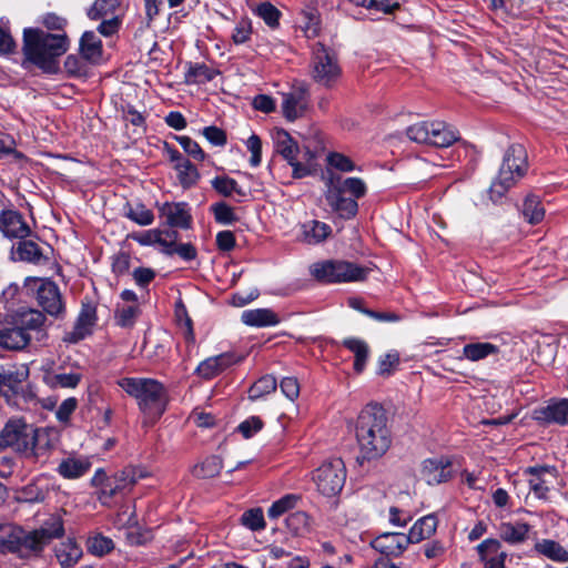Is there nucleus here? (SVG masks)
<instances>
[{
	"instance_id": "obj_9",
	"label": "nucleus",
	"mask_w": 568,
	"mask_h": 568,
	"mask_svg": "<svg viewBox=\"0 0 568 568\" xmlns=\"http://www.w3.org/2000/svg\"><path fill=\"white\" fill-rule=\"evenodd\" d=\"M310 70L312 80L326 89L334 88L342 77L336 53L321 42L313 47Z\"/></svg>"
},
{
	"instance_id": "obj_35",
	"label": "nucleus",
	"mask_w": 568,
	"mask_h": 568,
	"mask_svg": "<svg viewBox=\"0 0 568 568\" xmlns=\"http://www.w3.org/2000/svg\"><path fill=\"white\" fill-rule=\"evenodd\" d=\"M343 345L355 355L354 369L362 373L365 368L369 347L367 343L359 338L349 337L343 341Z\"/></svg>"
},
{
	"instance_id": "obj_13",
	"label": "nucleus",
	"mask_w": 568,
	"mask_h": 568,
	"mask_svg": "<svg viewBox=\"0 0 568 568\" xmlns=\"http://www.w3.org/2000/svg\"><path fill=\"white\" fill-rule=\"evenodd\" d=\"M37 284V301L42 310L53 317L64 314L65 307L58 285L48 278L34 280Z\"/></svg>"
},
{
	"instance_id": "obj_44",
	"label": "nucleus",
	"mask_w": 568,
	"mask_h": 568,
	"mask_svg": "<svg viewBox=\"0 0 568 568\" xmlns=\"http://www.w3.org/2000/svg\"><path fill=\"white\" fill-rule=\"evenodd\" d=\"M523 214L531 224H537L544 219L545 210L538 196L530 195L526 197L523 204Z\"/></svg>"
},
{
	"instance_id": "obj_43",
	"label": "nucleus",
	"mask_w": 568,
	"mask_h": 568,
	"mask_svg": "<svg viewBox=\"0 0 568 568\" xmlns=\"http://www.w3.org/2000/svg\"><path fill=\"white\" fill-rule=\"evenodd\" d=\"M28 374L24 371L14 368L0 371V389H8L17 392L22 382L27 378Z\"/></svg>"
},
{
	"instance_id": "obj_11",
	"label": "nucleus",
	"mask_w": 568,
	"mask_h": 568,
	"mask_svg": "<svg viewBox=\"0 0 568 568\" xmlns=\"http://www.w3.org/2000/svg\"><path fill=\"white\" fill-rule=\"evenodd\" d=\"M313 479L317 489L324 496L337 495L346 479V468L341 458H333L323 463L314 473Z\"/></svg>"
},
{
	"instance_id": "obj_59",
	"label": "nucleus",
	"mask_w": 568,
	"mask_h": 568,
	"mask_svg": "<svg viewBox=\"0 0 568 568\" xmlns=\"http://www.w3.org/2000/svg\"><path fill=\"white\" fill-rule=\"evenodd\" d=\"M247 150L251 152L250 164L257 166L262 160V141L256 134H252L245 142Z\"/></svg>"
},
{
	"instance_id": "obj_15",
	"label": "nucleus",
	"mask_w": 568,
	"mask_h": 568,
	"mask_svg": "<svg viewBox=\"0 0 568 568\" xmlns=\"http://www.w3.org/2000/svg\"><path fill=\"white\" fill-rule=\"evenodd\" d=\"M530 491L539 499H547L550 487L557 480V470L550 466L528 467L524 470Z\"/></svg>"
},
{
	"instance_id": "obj_47",
	"label": "nucleus",
	"mask_w": 568,
	"mask_h": 568,
	"mask_svg": "<svg viewBox=\"0 0 568 568\" xmlns=\"http://www.w3.org/2000/svg\"><path fill=\"white\" fill-rule=\"evenodd\" d=\"M298 500L300 497L297 495H285L284 497L280 498L278 500L272 504V506L267 510L268 517L272 519L278 518L284 513L293 509Z\"/></svg>"
},
{
	"instance_id": "obj_60",
	"label": "nucleus",
	"mask_w": 568,
	"mask_h": 568,
	"mask_svg": "<svg viewBox=\"0 0 568 568\" xmlns=\"http://www.w3.org/2000/svg\"><path fill=\"white\" fill-rule=\"evenodd\" d=\"M263 427V422L257 416H252L244 422H242L237 429L243 435L244 438H251L257 432H260Z\"/></svg>"
},
{
	"instance_id": "obj_46",
	"label": "nucleus",
	"mask_w": 568,
	"mask_h": 568,
	"mask_svg": "<svg viewBox=\"0 0 568 568\" xmlns=\"http://www.w3.org/2000/svg\"><path fill=\"white\" fill-rule=\"evenodd\" d=\"M276 389V379L272 375H265L261 377L254 385L250 388L248 397L251 399H258L264 395L271 394Z\"/></svg>"
},
{
	"instance_id": "obj_6",
	"label": "nucleus",
	"mask_w": 568,
	"mask_h": 568,
	"mask_svg": "<svg viewBox=\"0 0 568 568\" xmlns=\"http://www.w3.org/2000/svg\"><path fill=\"white\" fill-rule=\"evenodd\" d=\"M118 385L138 400L139 407L160 416L165 409V392L161 383L152 378L123 377Z\"/></svg>"
},
{
	"instance_id": "obj_57",
	"label": "nucleus",
	"mask_w": 568,
	"mask_h": 568,
	"mask_svg": "<svg viewBox=\"0 0 568 568\" xmlns=\"http://www.w3.org/2000/svg\"><path fill=\"white\" fill-rule=\"evenodd\" d=\"M328 164L341 171V172H352L355 170L354 162L346 155L337 152H332L327 155Z\"/></svg>"
},
{
	"instance_id": "obj_17",
	"label": "nucleus",
	"mask_w": 568,
	"mask_h": 568,
	"mask_svg": "<svg viewBox=\"0 0 568 568\" xmlns=\"http://www.w3.org/2000/svg\"><path fill=\"white\" fill-rule=\"evenodd\" d=\"M409 544L407 535L403 532H383L371 542L376 551L386 557H399Z\"/></svg>"
},
{
	"instance_id": "obj_7",
	"label": "nucleus",
	"mask_w": 568,
	"mask_h": 568,
	"mask_svg": "<svg viewBox=\"0 0 568 568\" xmlns=\"http://www.w3.org/2000/svg\"><path fill=\"white\" fill-rule=\"evenodd\" d=\"M527 171V153L523 145H510L499 169L498 175L491 183L489 193L493 200L500 199L513 187Z\"/></svg>"
},
{
	"instance_id": "obj_40",
	"label": "nucleus",
	"mask_w": 568,
	"mask_h": 568,
	"mask_svg": "<svg viewBox=\"0 0 568 568\" xmlns=\"http://www.w3.org/2000/svg\"><path fill=\"white\" fill-rule=\"evenodd\" d=\"M119 6V0H95L87 14L91 20L106 19L113 17Z\"/></svg>"
},
{
	"instance_id": "obj_10",
	"label": "nucleus",
	"mask_w": 568,
	"mask_h": 568,
	"mask_svg": "<svg viewBox=\"0 0 568 568\" xmlns=\"http://www.w3.org/2000/svg\"><path fill=\"white\" fill-rule=\"evenodd\" d=\"M406 134L416 143L448 148L459 140V132L443 121H422L407 128Z\"/></svg>"
},
{
	"instance_id": "obj_58",
	"label": "nucleus",
	"mask_w": 568,
	"mask_h": 568,
	"mask_svg": "<svg viewBox=\"0 0 568 568\" xmlns=\"http://www.w3.org/2000/svg\"><path fill=\"white\" fill-rule=\"evenodd\" d=\"M398 364H399L398 353L389 352L379 357L377 374L382 375V376L389 375Z\"/></svg>"
},
{
	"instance_id": "obj_18",
	"label": "nucleus",
	"mask_w": 568,
	"mask_h": 568,
	"mask_svg": "<svg viewBox=\"0 0 568 568\" xmlns=\"http://www.w3.org/2000/svg\"><path fill=\"white\" fill-rule=\"evenodd\" d=\"M97 322V310L91 304H83L73 329L63 336L65 343L75 344L91 334Z\"/></svg>"
},
{
	"instance_id": "obj_5",
	"label": "nucleus",
	"mask_w": 568,
	"mask_h": 568,
	"mask_svg": "<svg viewBox=\"0 0 568 568\" xmlns=\"http://www.w3.org/2000/svg\"><path fill=\"white\" fill-rule=\"evenodd\" d=\"M325 199L331 209L343 219H352L357 214V199L366 194L365 182L359 178L342 179L329 174L326 183Z\"/></svg>"
},
{
	"instance_id": "obj_37",
	"label": "nucleus",
	"mask_w": 568,
	"mask_h": 568,
	"mask_svg": "<svg viewBox=\"0 0 568 568\" xmlns=\"http://www.w3.org/2000/svg\"><path fill=\"white\" fill-rule=\"evenodd\" d=\"M498 353V346L488 342L469 343L463 347V356L477 362Z\"/></svg>"
},
{
	"instance_id": "obj_52",
	"label": "nucleus",
	"mask_w": 568,
	"mask_h": 568,
	"mask_svg": "<svg viewBox=\"0 0 568 568\" xmlns=\"http://www.w3.org/2000/svg\"><path fill=\"white\" fill-rule=\"evenodd\" d=\"M175 140L182 146L185 153L192 156L196 161H204L206 155L199 143L186 135L175 136Z\"/></svg>"
},
{
	"instance_id": "obj_51",
	"label": "nucleus",
	"mask_w": 568,
	"mask_h": 568,
	"mask_svg": "<svg viewBox=\"0 0 568 568\" xmlns=\"http://www.w3.org/2000/svg\"><path fill=\"white\" fill-rule=\"evenodd\" d=\"M255 13L270 27L276 28L278 26V20L281 17V12L277 8H275L270 2H263L258 4L255 9Z\"/></svg>"
},
{
	"instance_id": "obj_12",
	"label": "nucleus",
	"mask_w": 568,
	"mask_h": 568,
	"mask_svg": "<svg viewBox=\"0 0 568 568\" xmlns=\"http://www.w3.org/2000/svg\"><path fill=\"white\" fill-rule=\"evenodd\" d=\"M141 477H143L142 473L134 467H125L116 471L112 477H109L108 485L99 494V500L103 505H108L113 497L130 491Z\"/></svg>"
},
{
	"instance_id": "obj_21",
	"label": "nucleus",
	"mask_w": 568,
	"mask_h": 568,
	"mask_svg": "<svg viewBox=\"0 0 568 568\" xmlns=\"http://www.w3.org/2000/svg\"><path fill=\"white\" fill-rule=\"evenodd\" d=\"M0 232L8 239H26L31 229L21 213L14 210H4L0 213Z\"/></svg>"
},
{
	"instance_id": "obj_56",
	"label": "nucleus",
	"mask_w": 568,
	"mask_h": 568,
	"mask_svg": "<svg viewBox=\"0 0 568 568\" xmlns=\"http://www.w3.org/2000/svg\"><path fill=\"white\" fill-rule=\"evenodd\" d=\"M286 526L293 532L300 534L310 526V517L304 511L292 513L286 518Z\"/></svg>"
},
{
	"instance_id": "obj_31",
	"label": "nucleus",
	"mask_w": 568,
	"mask_h": 568,
	"mask_svg": "<svg viewBox=\"0 0 568 568\" xmlns=\"http://www.w3.org/2000/svg\"><path fill=\"white\" fill-rule=\"evenodd\" d=\"M438 520L434 515H426L419 518L409 529L407 538L410 544L420 542L430 538L437 529Z\"/></svg>"
},
{
	"instance_id": "obj_26",
	"label": "nucleus",
	"mask_w": 568,
	"mask_h": 568,
	"mask_svg": "<svg viewBox=\"0 0 568 568\" xmlns=\"http://www.w3.org/2000/svg\"><path fill=\"white\" fill-rule=\"evenodd\" d=\"M530 528V525L524 521L501 523L499 525V537L509 545H520L528 539Z\"/></svg>"
},
{
	"instance_id": "obj_64",
	"label": "nucleus",
	"mask_w": 568,
	"mask_h": 568,
	"mask_svg": "<svg viewBox=\"0 0 568 568\" xmlns=\"http://www.w3.org/2000/svg\"><path fill=\"white\" fill-rule=\"evenodd\" d=\"M77 405L78 402L74 397L64 399L55 412L57 419L62 423L68 422L72 413L75 410Z\"/></svg>"
},
{
	"instance_id": "obj_53",
	"label": "nucleus",
	"mask_w": 568,
	"mask_h": 568,
	"mask_svg": "<svg viewBox=\"0 0 568 568\" xmlns=\"http://www.w3.org/2000/svg\"><path fill=\"white\" fill-rule=\"evenodd\" d=\"M242 524L253 531L265 527V520L261 508H254L245 511L241 518Z\"/></svg>"
},
{
	"instance_id": "obj_63",
	"label": "nucleus",
	"mask_w": 568,
	"mask_h": 568,
	"mask_svg": "<svg viewBox=\"0 0 568 568\" xmlns=\"http://www.w3.org/2000/svg\"><path fill=\"white\" fill-rule=\"evenodd\" d=\"M203 135L213 145L223 146L226 144V134L222 129L217 126L210 125L204 128Z\"/></svg>"
},
{
	"instance_id": "obj_20",
	"label": "nucleus",
	"mask_w": 568,
	"mask_h": 568,
	"mask_svg": "<svg viewBox=\"0 0 568 568\" xmlns=\"http://www.w3.org/2000/svg\"><path fill=\"white\" fill-rule=\"evenodd\" d=\"M242 359L243 357L236 356L234 353H223L201 362L195 373L204 379H212Z\"/></svg>"
},
{
	"instance_id": "obj_28",
	"label": "nucleus",
	"mask_w": 568,
	"mask_h": 568,
	"mask_svg": "<svg viewBox=\"0 0 568 568\" xmlns=\"http://www.w3.org/2000/svg\"><path fill=\"white\" fill-rule=\"evenodd\" d=\"M12 254L16 260L37 265L43 264L48 260L36 242L26 239H22L17 243Z\"/></svg>"
},
{
	"instance_id": "obj_36",
	"label": "nucleus",
	"mask_w": 568,
	"mask_h": 568,
	"mask_svg": "<svg viewBox=\"0 0 568 568\" xmlns=\"http://www.w3.org/2000/svg\"><path fill=\"white\" fill-rule=\"evenodd\" d=\"M274 140L277 153H280L288 163H293L298 153L297 143L284 130L277 131Z\"/></svg>"
},
{
	"instance_id": "obj_2",
	"label": "nucleus",
	"mask_w": 568,
	"mask_h": 568,
	"mask_svg": "<svg viewBox=\"0 0 568 568\" xmlns=\"http://www.w3.org/2000/svg\"><path fill=\"white\" fill-rule=\"evenodd\" d=\"M11 448L24 459L44 464L52 445L48 434L28 424L22 418H10L0 432V452Z\"/></svg>"
},
{
	"instance_id": "obj_29",
	"label": "nucleus",
	"mask_w": 568,
	"mask_h": 568,
	"mask_svg": "<svg viewBox=\"0 0 568 568\" xmlns=\"http://www.w3.org/2000/svg\"><path fill=\"white\" fill-rule=\"evenodd\" d=\"M241 321L252 327H268L277 325L280 317L270 308H255L244 311Z\"/></svg>"
},
{
	"instance_id": "obj_27",
	"label": "nucleus",
	"mask_w": 568,
	"mask_h": 568,
	"mask_svg": "<svg viewBox=\"0 0 568 568\" xmlns=\"http://www.w3.org/2000/svg\"><path fill=\"white\" fill-rule=\"evenodd\" d=\"M534 551L551 561L558 564L568 562V550L558 541L552 539H539L534 545Z\"/></svg>"
},
{
	"instance_id": "obj_23",
	"label": "nucleus",
	"mask_w": 568,
	"mask_h": 568,
	"mask_svg": "<svg viewBox=\"0 0 568 568\" xmlns=\"http://www.w3.org/2000/svg\"><path fill=\"white\" fill-rule=\"evenodd\" d=\"M534 418L541 423L568 424V399L551 402L545 407L535 409Z\"/></svg>"
},
{
	"instance_id": "obj_55",
	"label": "nucleus",
	"mask_w": 568,
	"mask_h": 568,
	"mask_svg": "<svg viewBox=\"0 0 568 568\" xmlns=\"http://www.w3.org/2000/svg\"><path fill=\"white\" fill-rule=\"evenodd\" d=\"M139 313L135 305L118 307L115 312V322L121 327L132 326Z\"/></svg>"
},
{
	"instance_id": "obj_45",
	"label": "nucleus",
	"mask_w": 568,
	"mask_h": 568,
	"mask_svg": "<svg viewBox=\"0 0 568 568\" xmlns=\"http://www.w3.org/2000/svg\"><path fill=\"white\" fill-rule=\"evenodd\" d=\"M213 189L221 195L230 197L234 193L239 196H245L243 190L239 186L237 182L229 176H216L211 182Z\"/></svg>"
},
{
	"instance_id": "obj_62",
	"label": "nucleus",
	"mask_w": 568,
	"mask_h": 568,
	"mask_svg": "<svg viewBox=\"0 0 568 568\" xmlns=\"http://www.w3.org/2000/svg\"><path fill=\"white\" fill-rule=\"evenodd\" d=\"M251 33V22L246 19H242L236 23L232 34V39L236 44H242L250 39Z\"/></svg>"
},
{
	"instance_id": "obj_25",
	"label": "nucleus",
	"mask_w": 568,
	"mask_h": 568,
	"mask_svg": "<svg viewBox=\"0 0 568 568\" xmlns=\"http://www.w3.org/2000/svg\"><path fill=\"white\" fill-rule=\"evenodd\" d=\"M160 211L161 214L166 219V223L170 226L181 229L191 227L192 216L186 203H164Z\"/></svg>"
},
{
	"instance_id": "obj_3",
	"label": "nucleus",
	"mask_w": 568,
	"mask_h": 568,
	"mask_svg": "<svg viewBox=\"0 0 568 568\" xmlns=\"http://www.w3.org/2000/svg\"><path fill=\"white\" fill-rule=\"evenodd\" d=\"M356 439L361 460L382 457L389 448L392 438L385 410L377 405L366 406L357 418Z\"/></svg>"
},
{
	"instance_id": "obj_14",
	"label": "nucleus",
	"mask_w": 568,
	"mask_h": 568,
	"mask_svg": "<svg viewBox=\"0 0 568 568\" xmlns=\"http://www.w3.org/2000/svg\"><path fill=\"white\" fill-rule=\"evenodd\" d=\"M310 93L305 85L298 84L291 88L288 92L282 93V113L287 121H295L302 118L308 109Z\"/></svg>"
},
{
	"instance_id": "obj_48",
	"label": "nucleus",
	"mask_w": 568,
	"mask_h": 568,
	"mask_svg": "<svg viewBox=\"0 0 568 568\" xmlns=\"http://www.w3.org/2000/svg\"><path fill=\"white\" fill-rule=\"evenodd\" d=\"M125 216L141 226L151 225L154 221V214L152 211L142 204L129 206L125 212Z\"/></svg>"
},
{
	"instance_id": "obj_4",
	"label": "nucleus",
	"mask_w": 568,
	"mask_h": 568,
	"mask_svg": "<svg viewBox=\"0 0 568 568\" xmlns=\"http://www.w3.org/2000/svg\"><path fill=\"white\" fill-rule=\"evenodd\" d=\"M69 41L63 33H49L40 29H24L23 54L26 61L40 69L52 72L55 68V59L68 50Z\"/></svg>"
},
{
	"instance_id": "obj_34",
	"label": "nucleus",
	"mask_w": 568,
	"mask_h": 568,
	"mask_svg": "<svg viewBox=\"0 0 568 568\" xmlns=\"http://www.w3.org/2000/svg\"><path fill=\"white\" fill-rule=\"evenodd\" d=\"M219 72L204 63H191L185 71V82L189 84H203L212 81Z\"/></svg>"
},
{
	"instance_id": "obj_41",
	"label": "nucleus",
	"mask_w": 568,
	"mask_h": 568,
	"mask_svg": "<svg viewBox=\"0 0 568 568\" xmlns=\"http://www.w3.org/2000/svg\"><path fill=\"white\" fill-rule=\"evenodd\" d=\"M222 460L217 456H210L202 463L195 465L192 473L199 478H212L220 474L222 469Z\"/></svg>"
},
{
	"instance_id": "obj_54",
	"label": "nucleus",
	"mask_w": 568,
	"mask_h": 568,
	"mask_svg": "<svg viewBox=\"0 0 568 568\" xmlns=\"http://www.w3.org/2000/svg\"><path fill=\"white\" fill-rule=\"evenodd\" d=\"M212 212L215 221L224 225L232 224L237 220L233 209L224 202L212 205Z\"/></svg>"
},
{
	"instance_id": "obj_1",
	"label": "nucleus",
	"mask_w": 568,
	"mask_h": 568,
	"mask_svg": "<svg viewBox=\"0 0 568 568\" xmlns=\"http://www.w3.org/2000/svg\"><path fill=\"white\" fill-rule=\"evenodd\" d=\"M64 535L61 514H52L39 529L26 531L18 526H0V552L14 554L20 558L40 554L52 540Z\"/></svg>"
},
{
	"instance_id": "obj_8",
	"label": "nucleus",
	"mask_w": 568,
	"mask_h": 568,
	"mask_svg": "<svg viewBox=\"0 0 568 568\" xmlns=\"http://www.w3.org/2000/svg\"><path fill=\"white\" fill-rule=\"evenodd\" d=\"M311 275L324 283L359 282L367 277L368 268L348 261L326 260L310 266Z\"/></svg>"
},
{
	"instance_id": "obj_30",
	"label": "nucleus",
	"mask_w": 568,
	"mask_h": 568,
	"mask_svg": "<svg viewBox=\"0 0 568 568\" xmlns=\"http://www.w3.org/2000/svg\"><path fill=\"white\" fill-rule=\"evenodd\" d=\"M91 468V462L87 457H68L58 466V474L67 479H77Z\"/></svg>"
},
{
	"instance_id": "obj_24",
	"label": "nucleus",
	"mask_w": 568,
	"mask_h": 568,
	"mask_svg": "<svg viewBox=\"0 0 568 568\" xmlns=\"http://www.w3.org/2000/svg\"><path fill=\"white\" fill-rule=\"evenodd\" d=\"M332 233L328 224L312 220L300 225L297 240L308 245L324 242Z\"/></svg>"
},
{
	"instance_id": "obj_39",
	"label": "nucleus",
	"mask_w": 568,
	"mask_h": 568,
	"mask_svg": "<svg viewBox=\"0 0 568 568\" xmlns=\"http://www.w3.org/2000/svg\"><path fill=\"white\" fill-rule=\"evenodd\" d=\"M14 321L23 327L24 332L37 331L44 324L45 317L42 312L38 310H28L17 315Z\"/></svg>"
},
{
	"instance_id": "obj_38",
	"label": "nucleus",
	"mask_w": 568,
	"mask_h": 568,
	"mask_svg": "<svg viewBox=\"0 0 568 568\" xmlns=\"http://www.w3.org/2000/svg\"><path fill=\"white\" fill-rule=\"evenodd\" d=\"M82 375L80 373H49L44 376L47 385L52 388H75Z\"/></svg>"
},
{
	"instance_id": "obj_22",
	"label": "nucleus",
	"mask_w": 568,
	"mask_h": 568,
	"mask_svg": "<svg viewBox=\"0 0 568 568\" xmlns=\"http://www.w3.org/2000/svg\"><path fill=\"white\" fill-rule=\"evenodd\" d=\"M30 342V333L13 321L0 326V346L7 349H21Z\"/></svg>"
},
{
	"instance_id": "obj_33",
	"label": "nucleus",
	"mask_w": 568,
	"mask_h": 568,
	"mask_svg": "<svg viewBox=\"0 0 568 568\" xmlns=\"http://www.w3.org/2000/svg\"><path fill=\"white\" fill-rule=\"evenodd\" d=\"M80 52L85 60L95 62L101 58L102 43L94 31H85L80 40Z\"/></svg>"
},
{
	"instance_id": "obj_49",
	"label": "nucleus",
	"mask_w": 568,
	"mask_h": 568,
	"mask_svg": "<svg viewBox=\"0 0 568 568\" xmlns=\"http://www.w3.org/2000/svg\"><path fill=\"white\" fill-rule=\"evenodd\" d=\"M180 184L184 189H189L197 183L200 180V173L197 169L191 163L186 162L184 165H179L175 170Z\"/></svg>"
},
{
	"instance_id": "obj_42",
	"label": "nucleus",
	"mask_w": 568,
	"mask_h": 568,
	"mask_svg": "<svg viewBox=\"0 0 568 568\" xmlns=\"http://www.w3.org/2000/svg\"><path fill=\"white\" fill-rule=\"evenodd\" d=\"M114 548L113 540L102 534H94L87 539V549L90 554L102 557Z\"/></svg>"
},
{
	"instance_id": "obj_16",
	"label": "nucleus",
	"mask_w": 568,
	"mask_h": 568,
	"mask_svg": "<svg viewBox=\"0 0 568 568\" xmlns=\"http://www.w3.org/2000/svg\"><path fill=\"white\" fill-rule=\"evenodd\" d=\"M420 476L428 485H439L453 476L452 462L446 457L428 458L422 463Z\"/></svg>"
},
{
	"instance_id": "obj_19",
	"label": "nucleus",
	"mask_w": 568,
	"mask_h": 568,
	"mask_svg": "<svg viewBox=\"0 0 568 568\" xmlns=\"http://www.w3.org/2000/svg\"><path fill=\"white\" fill-rule=\"evenodd\" d=\"M501 542L487 538L476 546L478 559L484 568H506L507 552L501 551Z\"/></svg>"
},
{
	"instance_id": "obj_32",
	"label": "nucleus",
	"mask_w": 568,
	"mask_h": 568,
	"mask_svg": "<svg viewBox=\"0 0 568 568\" xmlns=\"http://www.w3.org/2000/svg\"><path fill=\"white\" fill-rule=\"evenodd\" d=\"M83 555L82 548L72 539L61 542L55 548V557L63 568L75 566Z\"/></svg>"
},
{
	"instance_id": "obj_61",
	"label": "nucleus",
	"mask_w": 568,
	"mask_h": 568,
	"mask_svg": "<svg viewBox=\"0 0 568 568\" xmlns=\"http://www.w3.org/2000/svg\"><path fill=\"white\" fill-rule=\"evenodd\" d=\"M178 237V233L175 231L172 232H163L160 230V241L155 244L161 246V252L165 255H173L175 250V241Z\"/></svg>"
},
{
	"instance_id": "obj_50",
	"label": "nucleus",
	"mask_w": 568,
	"mask_h": 568,
	"mask_svg": "<svg viewBox=\"0 0 568 568\" xmlns=\"http://www.w3.org/2000/svg\"><path fill=\"white\" fill-rule=\"evenodd\" d=\"M356 6L373 9L383 13H392L399 8L397 0H349Z\"/></svg>"
}]
</instances>
